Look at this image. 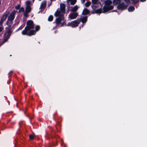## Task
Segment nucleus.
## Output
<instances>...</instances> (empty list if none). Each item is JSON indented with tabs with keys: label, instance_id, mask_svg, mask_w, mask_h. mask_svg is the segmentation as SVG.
<instances>
[{
	"label": "nucleus",
	"instance_id": "13",
	"mask_svg": "<svg viewBox=\"0 0 147 147\" xmlns=\"http://www.w3.org/2000/svg\"><path fill=\"white\" fill-rule=\"evenodd\" d=\"M46 5V2L45 1H43L41 3L40 8L42 9L45 8Z\"/></svg>",
	"mask_w": 147,
	"mask_h": 147
},
{
	"label": "nucleus",
	"instance_id": "22",
	"mask_svg": "<svg viewBox=\"0 0 147 147\" xmlns=\"http://www.w3.org/2000/svg\"><path fill=\"white\" fill-rule=\"evenodd\" d=\"M91 4L90 2H88L86 3L85 4V6L86 7H88Z\"/></svg>",
	"mask_w": 147,
	"mask_h": 147
},
{
	"label": "nucleus",
	"instance_id": "7",
	"mask_svg": "<svg viewBox=\"0 0 147 147\" xmlns=\"http://www.w3.org/2000/svg\"><path fill=\"white\" fill-rule=\"evenodd\" d=\"M9 12L8 11H7L5 12L3 15V17L1 19L0 22V24H2L3 22L5 21L7 16L9 14Z\"/></svg>",
	"mask_w": 147,
	"mask_h": 147
},
{
	"label": "nucleus",
	"instance_id": "3",
	"mask_svg": "<svg viewBox=\"0 0 147 147\" xmlns=\"http://www.w3.org/2000/svg\"><path fill=\"white\" fill-rule=\"evenodd\" d=\"M112 4V2L111 0H107L105 2V5L104 6V8L106 9L105 11H108L110 9H113V7L111 5Z\"/></svg>",
	"mask_w": 147,
	"mask_h": 147
},
{
	"label": "nucleus",
	"instance_id": "12",
	"mask_svg": "<svg viewBox=\"0 0 147 147\" xmlns=\"http://www.w3.org/2000/svg\"><path fill=\"white\" fill-rule=\"evenodd\" d=\"M79 8V7L77 5H76L74 6L71 7L70 11L72 12L76 11Z\"/></svg>",
	"mask_w": 147,
	"mask_h": 147
},
{
	"label": "nucleus",
	"instance_id": "14",
	"mask_svg": "<svg viewBox=\"0 0 147 147\" xmlns=\"http://www.w3.org/2000/svg\"><path fill=\"white\" fill-rule=\"evenodd\" d=\"M89 13V11L87 9L85 8L83 10L82 14L85 15L88 14Z\"/></svg>",
	"mask_w": 147,
	"mask_h": 147
},
{
	"label": "nucleus",
	"instance_id": "1",
	"mask_svg": "<svg viewBox=\"0 0 147 147\" xmlns=\"http://www.w3.org/2000/svg\"><path fill=\"white\" fill-rule=\"evenodd\" d=\"M65 5L63 3H61L60 4V9H58L54 14L57 17L56 20V23L61 26L63 25L61 22L64 19L63 14L65 13Z\"/></svg>",
	"mask_w": 147,
	"mask_h": 147
},
{
	"label": "nucleus",
	"instance_id": "33",
	"mask_svg": "<svg viewBox=\"0 0 147 147\" xmlns=\"http://www.w3.org/2000/svg\"><path fill=\"white\" fill-rule=\"evenodd\" d=\"M133 2H134V1H135V0H131Z\"/></svg>",
	"mask_w": 147,
	"mask_h": 147
},
{
	"label": "nucleus",
	"instance_id": "20",
	"mask_svg": "<svg viewBox=\"0 0 147 147\" xmlns=\"http://www.w3.org/2000/svg\"><path fill=\"white\" fill-rule=\"evenodd\" d=\"M134 9V7L132 6L129 7L128 9V10L129 11H133Z\"/></svg>",
	"mask_w": 147,
	"mask_h": 147
},
{
	"label": "nucleus",
	"instance_id": "6",
	"mask_svg": "<svg viewBox=\"0 0 147 147\" xmlns=\"http://www.w3.org/2000/svg\"><path fill=\"white\" fill-rule=\"evenodd\" d=\"M80 22L79 20H76L68 23V25L72 27H76L80 23Z\"/></svg>",
	"mask_w": 147,
	"mask_h": 147
},
{
	"label": "nucleus",
	"instance_id": "21",
	"mask_svg": "<svg viewBox=\"0 0 147 147\" xmlns=\"http://www.w3.org/2000/svg\"><path fill=\"white\" fill-rule=\"evenodd\" d=\"M53 19V16L52 15H50L48 18V20L49 21H51Z\"/></svg>",
	"mask_w": 147,
	"mask_h": 147
},
{
	"label": "nucleus",
	"instance_id": "5",
	"mask_svg": "<svg viewBox=\"0 0 147 147\" xmlns=\"http://www.w3.org/2000/svg\"><path fill=\"white\" fill-rule=\"evenodd\" d=\"M27 26L26 27V29L27 30H29L30 29L34 27L33 22L31 20L28 21L27 22Z\"/></svg>",
	"mask_w": 147,
	"mask_h": 147
},
{
	"label": "nucleus",
	"instance_id": "4",
	"mask_svg": "<svg viewBox=\"0 0 147 147\" xmlns=\"http://www.w3.org/2000/svg\"><path fill=\"white\" fill-rule=\"evenodd\" d=\"M29 30H27L25 28V29L23 30L22 33L23 35L27 34L28 36H31L34 35L36 33V32L34 30H31L29 32H28V31Z\"/></svg>",
	"mask_w": 147,
	"mask_h": 147
},
{
	"label": "nucleus",
	"instance_id": "27",
	"mask_svg": "<svg viewBox=\"0 0 147 147\" xmlns=\"http://www.w3.org/2000/svg\"><path fill=\"white\" fill-rule=\"evenodd\" d=\"M29 137L30 139L31 140H32L34 138V136L33 135L30 134V135Z\"/></svg>",
	"mask_w": 147,
	"mask_h": 147
},
{
	"label": "nucleus",
	"instance_id": "35",
	"mask_svg": "<svg viewBox=\"0 0 147 147\" xmlns=\"http://www.w3.org/2000/svg\"><path fill=\"white\" fill-rule=\"evenodd\" d=\"M100 5V6H101V5Z\"/></svg>",
	"mask_w": 147,
	"mask_h": 147
},
{
	"label": "nucleus",
	"instance_id": "34",
	"mask_svg": "<svg viewBox=\"0 0 147 147\" xmlns=\"http://www.w3.org/2000/svg\"><path fill=\"white\" fill-rule=\"evenodd\" d=\"M51 1H53L54 0H51Z\"/></svg>",
	"mask_w": 147,
	"mask_h": 147
},
{
	"label": "nucleus",
	"instance_id": "18",
	"mask_svg": "<svg viewBox=\"0 0 147 147\" xmlns=\"http://www.w3.org/2000/svg\"><path fill=\"white\" fill-rule=\"evenodd\" d=\"M31 10V8L30 6H26V11L27 12H29Z\"/></svg>",
	"mask_w": 147,
	"mask_h": 147
},
{
	"label": "nucleus",
	"instance_id": "9",
	"mask_svg": "<svg viewBox=\"0 0 147 147\" xmlns=\"http://www.w3.org/2000/svg\"><path fill=\"white\" fill-rule=\"evenodd\" d=\"M78 16V13H72L69 14L68 18L70 19H73L76 18Z\"/></svg>",
	"mask_w": 147,
	"mask_h": 147
},
{
	"label": "nucleus",
	"instance_id": "8",
	"mask_svg": "<svg viewBox=\"0 0 147 147\" xmlns=\"http://www.w3.org/2000/svg\"><path fill=\"white\" fill-rule=\"evenodd\" d=\"M128 5V4L125 5L124 3H121L117 7L119 9L123 10L126 9Z\"/></svg>",
	"mask_w": 147,
	"mask_h": 147
},
{
	"label": "nucleus",
	"instance_id": "10",
	"mask_svg": "<svg viewBox=\"0 0 147 147\" xmlns=\"http://www.w3.org/2000/svg\"><path fill=\"white\" fill-rule=\"evenodd\" d=\"M10 31L9 30H8L6 33L5 34V38L4 40V41L3 43H5L7 40L10 35Z\"/></svg>",
	"mask_w": 147,
	"mask_h": 147
},
{
	"label": "nucleus",
	"instance_id": "11",
	"mask_svg": "<svg viewBox=\"0 0 147 147\" xmlns=\"http://www.w3.org/2000/svg\"><path fill=\"white\" fill-rule=\"evenodd\" d=\"M106 9L103 7L102 10L101 9H98L96 10L95 11V13H103L106 12L107 11H105Z\"/></svg>",
	"mask_w": 147,
	"mask_h": 147
},
{
	"label": "nucleus",
	"instance_id": "16",
	"mask_svg": "<svg viewBox=\"0 0 147 147\" xmlns=\"http://www.w3.org/2000/svg\"><path fill=\"white\" fill-rule=\"evenodd\" d=\"M121 0H114L113 1V4L115 5H117L119 3Z\"/></svg>",
	"mask_w": 147,
	"mask_h": 147
},
{
	"label": "nucleus",
	"instance_id": "2",
	"mask_svg": "<svg viewBox=\"0 0 147 147\" xmlns=\"http://www.w3.org/2000/svg\"><path fill=\"white\" fill-rule=\"evenodd\" d=\"M16 13V11H13L8 16L7 24L9 26H10L12 23V21L15 18V15Z\"/></svg>",
	"mask_w": 147,
	"mask_h": 147
},
{
	"label": "nucleus",
	"instance_id": "19",
	"mask_svg": "<svg viewBox=\"0 0 147 147\" xmlns=\"http://www.w3.org/2000/svg\"><path fill=\"white\" fill-rule=\"evenodd\" d=\"M68 1L70 2V4L71 5H74L76 2V0H68Z\"/></svg>",
	"mask_w": 147,
	"mask_h": 147
},
{
	"label": "nucleus",
	"instance_id": "32",
	"mask_svg": "<svg viewBox=\"0 0 147 147\" xmlns=\"http://www.w3.org/2000/svg\"><path fill=\"white\" fill-rule=\"evenodd\" d=\"M141 0V1L142 2L145 1H146V0Z\"/></svg>",
	"mask_w": 147,
	"mask_h": 147
},
{
	"label": "nucleus",
	"instance_id": "29",
	"mask_svg": "<svg viewBox=\"0 0 147 147\" xmlns=\"http://www.w3.org/2000/svg\"><path fill=\"white\" fill-rule=\"evenodd\" d=\"M125 1L127 3V4H128L130 2V0H125Z\"/></svg>",
	"mask_w": 147,
	"mask_h": 147
},
{
	"label": "nucleus",
	"instance_id": "26",
	"mask_svg": "<svg viewBox=\"0 0 147 147\" xmlns=\"http://www.w3.org/2000/svg\"><path fill=\"white\" fill-rule=\"evenodd\" d=\"M31 3V2L29 1H27L26 3V6H29L30 5Z\"/></svg>",
	"mask_w": 147,
	"mask_h": 147
},
{
	"label": "nucleus",
	"instance_id": "28",
	"mask_svg": "<svg viewBox=\"0 0 147 147\" xmlns=\"http://www.w3.org/2000/svg\"><path fill=\"white\" fill-rule=\"evenodd\" d=\"M3 30V26L2 24H0V32H1Z\"/></svg>",
	"mask_w": 147,
	"mask_h": 147
},
{
	"label": "nucleus",
	"instance_id": "24",
	"mask_svg": "<svg viewBox=\"0 0 147 147\" xmlns=\"http://www.w3.org/2000/svg\"><path fill=\"white\" fill-rule=\"evenodd\" d=\"M40 29V27L39 26H36L35 27V29L36 31H35L36 32V31H37Z\"/></svg>",
	"mask_w": 147,
	"mask_h": 147
},
{
	"label": "nucleus",
	"instance_id": "30",
	"mask_svg": "<svg viewBox=\"0 0 147 147\" xmlns=\"http://www.w3.org/2000/svg\"><path fill=\"white\" fill-rule=\"evenodd\" d=\"M20 7V6L19 5H18L17 6L15 7V8L16 9H19Z\"/></svg>",
	"mask_w": 147,
	"mask_h": 147
},
{
	"label": "nucleus",
	"instance_id": "15",
	"mask_svg": "<svg viewBox=\"0 0 147 147\" xmlns=\"http://www.w3.org/2000/svg\"><path fill=\"white\" fill-rule=\"evenodd\" d=\"M87 17L85 16L83 18H81V20L83 23H85L86 22L87 20Z\"/></svg>",
	"mask_w": 147,
	"mask_h": 147
},
{
	"label": "nucleus",
	"instance_id": "31",
	"mask_svg": "<svg viewBox=\"0 0 147 147\" xmlns=\"http://www.w3.org/2000/svg\"><path fill=\"white\" fill-rule=\"evenodd\" d=\"M85 1V0H81V2L82 3H84Z\"/></svg>",
	"mask_w": 147,
	"mask_h": 147
},
{
	"label": "nucleus",
	"instance_id": "23",
	"mask_svg": "<svg viewBox=\"0 0 147 147\" xmlns=\"http://www.w3.org/2000/svg\"><path fill=\"white\" fill-rule=\"evenodd\" d=\"M24 9L23 7H21L19 9V12H23L24 11Z\"/></svg>",
	"mask_w": 147,
	"mask_h": 147
},
{
	"label": "nucleus",
	"instance_id": "25",
	"mask_svg": "<svg viewBox=\"0 0 147 147\" xmlns=\"http://www.w3.org/2000/svg\"><path fill=\"white\" fill-rule=\"evenodd\" d=\"M98 2V0H92V4H94L97 3Z\"/></svg>",
	"mask_w": 147,
	"mask_h": 147
},
{
	"label": "nucleus",
	"instance_id": "17",
	"mask_svg": "<svg viewBox=\"0 0 147 147\" xmlns=\"http://www.w3.org/2000/svg\"><path fill=\"white\" fill-rule=\"evenodd\" d=\"M99 5H100V3L98 2L96 3L93 4L92 5V7L93 8L94 7H97L99 6Z\"/></svg>",
	"mask_w": 147,
	"mask_h": 147
}]
</instances>
